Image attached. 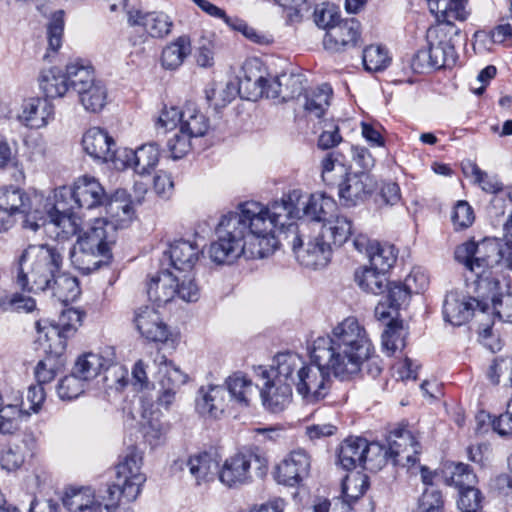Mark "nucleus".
<instances>
[{
  "label": "nucleus",
  "instance_id": "nucleus-1",
  "mask_svg": "<svg viewBox=\"0 0 512 512\" xmlns=\"http://www.w3.org/2000/svg\"><path fill=\"white\" fill-rule=\"evenodd\" d=\"M336 209L335 201L325 195L312 194L303 200L298 189L283 194L281 199L263 205L247 201L236 211L223 215L216 229L217 240L211 243L209 256L217 264H231L239 257L264 258L279 245V237L292 244L296 253L303 245L296 219L305 217L316 223L328 221Z\"/></svg>",
  "mask_w": 512,
  "mask_h": 512
},
{
  "label": "nucleus",
  "instance_id": "nucleus-2",
  "mask_svg": "<svg viewBox=\"0 0 512 512\" xmlns=\"http://www.w3.org/2000/svg\"><path fill=\"white\" fill-rule=\"evenodd\" d=\"M355 334L349 329L332 328L327 336L318 337L313 342L311 362L302 371L296 384V392L307 404L323 400L330 391V374L341 380L358 369L364 355V344H359Z\"/></svg>",
  "mask_w": 512,
  "mask_h": 512
},
{
  "label": "nucleus",
  "instance_id": "nucleus-3",
  "mask_svg": "<svg viewBox=\"0 0 512 512\" xmlns=\"http://www.w3.org/2000/svg\"><path fill=\"white\" fill-rule=\"evenodd\" d=\"M64 247L59 244H29L16 260V285L27 292H45L64 268Z\"/></svg>",
  "mask_w": 512,
  "mask_h": 512
},
{
  "label": "nucleus",
  "instance_id": "nucleus-4",
  "mask_svg": "<svg viewBox=\"0 0 512 512\" xmlns=\"http://www.w3.org/2000/svg\"><path fill=\"white\" fill-rule=\"evenodd\" d=\"M454 257L472 273L490 272L492 277L508 280L512 271V247L502 245V241L496 238H486L479 243L473 240L464 242L456 247Z\"/></svg>",
  "mask_w": 512,
  "mask_h": 512
},
{
  "label": "nucleus",
  "instance_id": "nucleus-5",
  "mask_svg": "<svg viewBox=\"0 0 512 512\" xmlns=\"http://www.w3.org/2000/svg\"><path fill=\"white\" fill-rule=\"evenodd\" d=\"M116 242V231L106 224L105 218H96L82 235L77 247L70 252L73 265L85 274L96 271L112 260V246Z\"/></svg>",
  "mask_w": 512,
  "mask_h": 512
},
{
  "label": "nucleus",
  "instance_id": "nucleus-6",
  "mask_svg": "<svg viewBox=\"0 0 512 512\" xmlns=\"http://www.w3.org/2000/svg\"><path fill=\"white\" fill-rule=\"evenodd\" d=\"M352 235V221L343 215H333L321 225L318 236L307 243L305 250L298 249L297 258L307 267L325 266L330 261L332 247L342 246Z\"/></svg>",
  "mask_w": 512,
  "mask_h": 512
},
{
  "label": "nucleus",
  "instance_id": "nucleus-7",
  "mask_svg": "<svg viewBox=\"0 0 512 512\" xmlns=\"http://www.w3.org/2000/svg\"><path fill=\"white\" fill-rule=\"evenodd\" d=\"M142 460L141 452L131 446L115 466V479L107 487L106 494L116 507L121 498L132 502L139 496L141 487L146 481V476L141 471Z\"/></svg>",
  "mask_w": 512,
  "mask_h": 512
},
{
  "label": "nucleus",
  "instance_id": "nucleus-8",
  "mask_svg": "<svg viewBox=\"0 0 512 512\" xmlns=\"http://www.w3.org/2000/svg\"><path fill=\"white\" fill-rule=\"evenodd\" d=\"M474 292L479 297V312L485 315L492 308L500 321L512 323V293L508 292L509 282L504 278L492 277V274L473 273Z\"/></svg>",
  "mask_w": 512,
  "mask_h": 512
},
{
  "label": "nucleus",
  "instance_id": "nucleus-9",
  "mask_svg": "<svg viewBox=\"0 0 512 512\" xmlns=\"http://www.w3.org/2000/svg\"><path fill=\"white\" fill-rule=\"evenodd\" d=\"M305 81V77L302 74L293 73H283L274 78L259 76L254 81H252L251 77L246 76L240 80L239 92L243 89L249 90L253 86V90L247 96L249 100L266 97L281 99L286 102L303 94L305 91Z\"/></svg>",
  "mask_w": 512,
  "mask_h": 512
},
{
  "label": "nucleus",
  "instance_id": "nucleus-10",
  "mask_svg": "<svg viewBox=\"0 0 512 512\" xmlns=\"http://www.w3.org/2000/svg\"><path fill=\"white\" fill-rule=\"evenodd\" d=\"M267 464L266 457L256 450L238 452L224 461L218 471L219 480L229 488L242 486L252 481V468L259 477L264 476Z\"/></svg>",
  "mask_w": 512,
  "mask_h": 512
},
{
  "label": "nucleus",
  "instance_id": "nucleus-11",
  "mask_svg": "<svg viewBox=\"0 0 512 512\" xmlns=\"http://www.w3.org/2000/svg\"><path fill=\"white\" fill-rule=\"evenodd\" d=\"M44 208L46 218L37 216V221H41V226L48 221L50 224L61 228L65 235H73L77 232L78 226L74 216V209L77 208V204L73 186L56 188L53 196L46 200Z\"/></svg>",
  "mask_w": 512,
  "mask_h": 512
},
{
  "label": "nucleus",
  "instance_id": "nucleus-12",
  "mask_svg": "<svg viewBox=\"0 0 512 512\" xmlns=\"http://www.w3.org/2000/svg\"><path fill=\"white\" fill-rule=\"evenodd\" d=\"M153 362L158 368L156 404L165 410H170L181 386L187 382L188 376L160 352L156 353Z\"/></svg>",
  "mask_w": 512,
  "mask_h": 512
},
{
  "label": "nucleus",
  "instance_id": "nucleus-13",
  "mask_svg": "<svg viewBox=\"0 0 512 512\" xmlns=\"http://www.w3.org/2000/svg\"><path fill=\"white\" fill-rule=\"evenodd\" d=\"M333 328H340V329H349L355 334L356 341L359 344H364V355H362V359L359 361L358 369L349 375V379L353 378L354 376L358 375L365 364V370L366 373L371 376L372 378L378 377L382 370V361L379 358V356L375 355V349L373 346V343L364 327L359 320L354 316H349L343 319L341 322H339L336 326Z\"/></svg>",
  "mask_w": 512,
  "mask_h": 512
},
{
  "label": "nucleus",
  "instance_id": "nucleus-14",
  "mask_svg": "<svg viewBox=\"0 0 512 512\" xmlns=\"http://www.w3.org/2000/svg\"><path fill=\"white\" fill-rule=\"evenodd\" d=\"M37 197L30 198L23 190L16 187H4L0 189V212L8 214L9 219L16 213L24 214L25 227L37 231L41 224L37 221V210H33V204Z\"/></svg>",
  "mask_w": 512,
  "mask_h": 512
},
{
  "label": "nucleus",
  "instance_id": "nucleus-15",
  "mask_svg": "<svg viewBox=\"0 0 512 512\" xmlns=\"http://www.w3.org/2000/svg\"><path fill=\"white\" fill-rule=\"evenodd\" d=\"M387 443L394 465L411 467L419 461L420 443L408 429L399 427L390 431Z\"/></svg>",
  "mask_w": 512,
  "mask_h": 512
},
{
  "label": "nucleus",
  "instance_id": "nucleus-16",
  "mask_svg": "<svg viewBox=\"0 0 512 512\" xmlns=\"http://www.w3.org/2000/svg\"><path fill=\"white\" fill-rule=\"evenodd\" d=\"M62 502L70 512H113L117 508L109 495L96 497L90 487L67 489Z\"/></svg>",
  "mask_w": 512,
  "mask_h": 512
},
{
  "label": "nucleus",
  "instance_id": "nucleus-17",
  "mask_svg": "<svg viewBox=\"0 0 512 512\" xmlns=\"http://www.w3.org/2000/svg\"><path fill=\"white\" fill-rule=\"evenodd\" d=\"M340 203L354 207L367 200L375 190V184L368 173H347L337 184Z\"/></svg>",
  "mask_w": 512,
  "mask_h": 512
},
{
  "label": "nucleus",
  "instance_id": "nucleus-18",
  "mask_svg": "<svg viewBox=\"0 0 512 512\" xmlns=\"http://www.w3.org/2000/svg\"><path fill=\"white\" fill-rule=\"evenodd\" d=\"M479 297L463 295L457 291L449 292L443 303L444 320L453 326L465 324L471 316L482 315L479 312Z\"/></svg>",
  "mask_w": 512,
  "mask_h": 512
},
{
  "label": "nucleus",
  "instance_id": "nucleus-19",
  "mask_svg": "<svg viewBox=\"0 0 512 512\" xmlns=\"http://www.w3.org/2000/svg\"><path fill=\"white\" fill-rule=\"evenodd\" d=\"M311 458L303 449L291 451L278 465L276 477L279 483L286 486H297L308 477Z\"/></svg>",
  "mask_w": 512,
  "mask_h": 512
},
{
  "label": "nucleus",
  "instance_id": "nucleus-20",
  "mask_svg": "<svg viewBox=\"0 0 512 512\" xmlns=\"http://www.w3.org/2000/svg\"><path fill=\"white\" fill-rule=\"evenodd\" d=\"M82 145L85 152L95 160L108 162L113 161L117 168V162L121 160V152L114 151V140L109 134L99 128L92 127L88 129L82 138Z\"/></svg>",
  "mask_w": 512,
  "mask_h": 512
},
{
  "label": "nucleus",
  "instance_id": "nucleus-21",
  "mask_svg": "<svg viewBox=\"0 0 512 512\" xmlns=\"http://www.w3.org/2000/svg\"><path fill=\"white\" fill-rule=\"evenodd\" d=\"M360 39V23L354 19L338 20L328 29L323 38L324 48L331 52H340L355 47Z\"/></svg>",
  "mask_w": 512,
  "mask_h": 512
},
{
  "label": "nucleus",
  "instance_id": "nucleus-22",
  "mask_svg": "<svg viewBox=\"0 0 512 512\" xmlns=\"http://www.w3.org/2000/svg\"><path fill=\"white\" fill-rule=\"evenodd\" d=\"M263 377L266 378L260 389L263 406L273 413L283 411L292 401L291 384L280 379L276 373L273 378H270L268 372L264 371Z\"/></svg>",
  "mask_w": 512,
  "mask_h": 512
},
{
  "label": "nucleus",
  "instance_id": "nucleus-23",
  "mask_svg": "<svg viewBox=\"0 0 512 512\" xmlns=\"http://www.w3.org/2000/svg\"><path fill=\"white\" fill-rule=\"evenodd\" d=\"M135 323L141 335L149 341L165 343L172 336L169 327L154 308H140Z\"/></svg>",
  "mask_w": 512,
  "mask_h": 512
},
{
  "label": "nucleus",
  "instance_id": "nucleus-24",
  "mask_svg": "<svg viewBox=\"0 0 512 512\" xmlns=\"http://www.w3.org/2000/svg\"><path fill=\"white\" fill-rule=\"evenodd\" d=\"M159 148L156 143H147L136 150L121 151L122 168H132L139 175H145L153 169L159 160Z\"/></svg>",
  "mask_w": 512,
  "mask_h": 512
},
{
  "label": "nucleus",
  "instance_id": "nucleus-25",
  "mask_svg": "<svg viewBox=\"0 0 512 512\" xmlns=\"http://www.w3.org/2000/svg\"><path fill=\"white\" fill-rule=\"evenodd\" d=\"M201 253L195 242L180 239L171 243L164 255L168 257L172 271L183 273L192 272Z\"/></svg>",
  "mask_w": 512,
  "mask_h": 512
},
{
  "label": "nucleus",
  "instance_id": "nucleus-26",
  "mask_svg": "<svg viewBox=\"0 0 512 512\" xmlns=\"http://www.w3.org/2000/svg\"><path fill=\"white\" fill-rule=\"evenodd\" d=\"M77 208L94 209L103 206L107 194L97 179L91 176L79 177L73 184Z\"/></svg>",
  "mask_w": 512,
  "mask_h": 512
},
{
  "label": "nucleus",
  "instance_id": "nucleus-27",
  "mask_svg": "<svg viewBox=\"0 0 512 512\" xmlns=\"http://www.w3.org/2000/svg\"><path fill=\"white\" fill-rule=\"evenodd\" d=\"M228 405L226 388L220 385H209L198 390L196 409L210 418H219Z\"/></svg>",
  "mask_w": 512,
  "mask_h": 512
},
{
  "label": "nucleus",
  "instance_id": "nucleus-28",
  "mask_svg": "<svg viewBox=\"0 0 512 512\" xmlns=\"http://www.w3.org/2000/svg\"><path fill=\"white\" fill-rule=\"evenodd\" d=\"M128 23L131 26H142L153 38H163L170 34L173 22L170 17L162 12H150L142 14L137 10H127Z\"/></svg>",
  "mask_w": 512,
  "mask_h": 512
},
{
  "label": "nucleus",
  "instance_id": "nucleus-29",
  "mask_svg": "<svg viewBox=\"0 0 512 512\" xmlns=\"http://www.w3.org/2000/svg\"><path fill=\"white\" fill-rule=\"evenodd\" d=\"M81 322V313L73 308L66 309L62 312L56 322L50 323L49 327H41L40 322L37 323L39 332L47 330L45 337L47 340H52L56 337L62 349L65 347V341L71 337L76 331Z\"/></svg>",
  "mask_w": 512,
  "mask_h": 512
},
{
  "label": "nucleus",
  "instance_id": "nucleus-30",
  "mask_svg": "<svg viewBox=\"0 0 512 512\" xmlns=\"http://www.w3.org/2000/svg\"><path fill=\"white\" fill-rule=\"evenodd\" d=\"M53 106L46 100L30 98L24 101L19 120L27 127L39 129L53 119Z\"/></svg>",
  "mask_w": 512,
  "mask_h": 512
},
{
  "label": "nucleus",
  "instance_id": "nucleus-31",
  "mask_svg": "<svg viewBox=\"0 0 512 512\" xmlns=\"http://www.w3.org/2000/svg\"><path fill=\"white\" fill-rule=\"evenodd\" d=\"M369 442L362 437H348L345 439L338 452V462L343 469L351 471L358 466L365 468Z\"/></svg>",
  "mask_w": 512,
  "mask_h": 512
},
{
  "label": "nucleus",
  "instance_id": "nucleus-32",
  "mask_svg": "<svg viewBox=\"0 0 512 512\" xmlns=\"http://www.w3.org/2000/svg\"><path fill=\"white\" fill-rule=\"evenodd\" d=\"M132 203V200H126L124 190L116 191L111 198L107 196V201L103 205L109 215V218H105L106 224L112 225L115 231L127 227L132 220Z\"/></svg>",
  "mask_w": 512,
  "mask_h": 512
},
{
  "label": "nucleus",
  "instance_id": "nucleus-33",
  "mask_svg": "<svg viewBox=\"0 0 512 512\" xmlns=\"http://www.w3.org/2000/svg\"><path fill=\"white\" fill-rule=\"evenodd\" d=\"M112 361H114L113 348H107L104 354L85 353L77 359L73 371L88 383L104 370L105 365L111 364Z\"/></svg>",
  "mask_w": 512,
  "mask_h": 512
},
{
  "label": "nucleus",
  "instance_id": "nucleus-34",
  "mask_svg": "<svg viewBox=\"0 0 512 512\" xmlns=\"http://www.w3.org/2000/svg\"><path fill=\"white\" fill-rule=\"evenodd\" d=\"M174 271L161 270L153 275L147 285L149 299L157 305H165L175 298Z\"/></svg>",
  "mask_w": 512,
  "mask_h": 512
},
{
  "label": "nucleus",
  "instance_id": "nucleus-35",
  "mask_svg": "<svg viewBox=\"0 0 512 512\" xmlns=\"http://www.w3.org/2000/svg\"><path fill=\"white\" fill-rule=\"evenodd\" d=\"M275 373L296 388L302 371L306 368L307 362L298 354L286 352L279 353L275 357Z\"/></svg>",
  "mask_w": 512,
  "mask_h": 512
},
{
  "label": "nucleus",
  "instance_id": "nucleus-36",
  "mask_svg": "<svg viewBox=\"0 0 512 512\" xmlns=\"http://www.w3.org/2000/svg\"><path fill=\"white\" fill-rule=\"evenodd\" d=\"M186 465L191 476L196 480L198 485L202 482L214 479L219 468L217 460L208 452H200L191 455L188 458Z\"/></svg>",
  "mask_w": 512,
  "mask_h": 512
},
{
  "label": "nucleus",
  "instance_id": "nucleus-37",
  "mask_svg": "<svg viewBox=\"0 0 512 512\" xmlns=\"http://www.w3.org/2000/svg\"><path fill=\"white\" fill-rule=\"evenodd\" d=\"M47 291H51L54 297L65 304L74 302L81 293L78 278L63 269L51 281Z\"/></svg>",
  "mask_w": 512,
  "mask_h": 512
},
{
  "label": "nucleus",
  "instance_id": "nucleus-38",
  "mask_svg": "<svg viewBox=\"0 0 512 512\" xmlns=\"http://www.w3.org/2000/svg\"><path fill=\"white\" fill-rule=\"evenodd\" d=\"M209 129V119L193 103L182 109L180 132L192 138L204 136Z\"/></svg>",
  "mask_w": 512,
  "mask_h": 512
},
{
  "label": "nucleus",
  "instance_id": "nucleus-39",
  "mask_svg": "<svg viewBox=\"0 0 512 512\" xmlns=\"http://www.w3.org/2000/svg\"><path fill=\"white\" fill-rule=\"evenodd\" d=\"M191 53V41L186 35L179 36L162 51L161 63L165 69L174 70L181 66Z\"/></svg>",
  "mask_w": 512,
  "mask_h": 512
},
{
  "label": "nucleus",
  "instance_id": "nucleus-40",
  "mask_svg": "<svg viewBox=\"0 0 512 512\" xmlns=\"http://www.w3.org/2000/svg\"><path fill=\"white\" fill-rule=\"evenodd\" d=\"M39 85L47 98L63 97L69 90L66 72L62 73L58 68L44 70Z\"/></svg>",
  "mask_w": 512,
  "mask_h": 512
},
{
  "label": "nucleus",
  "instance_id": "nucleus-41",
  "mask_svg": "<svg viewBox=\"0 0 512 512\" xmlns=\"http://www.w3.org/2000/svg\"><path fill=\"white\" fill-rule=\"evenodd\" d=\"M467 0H441L438 3L432 2L431 13L439 22L452 24L454 20L464 21L468 12L466 10Z\"/></svg>",
  "mask_w": 512,
  "mask_h": 512
},
{
  "label": "nucleus",
  "instance_id": "nucleus-42",
  "mask_svg": "<svg viewBox=\"0 0 512 512\" xmlns=\"http://www.w3.org/2000/svg\"><path fill=\"white\" fill-rule=\"evenodd\" d=\"M226 393L241 406H248L253 394V383L242 373H234L226 379Z\"/></svg>",
  "mask_w": 512,
  "mask_h": 512
},
{
  "label": "nucleus",
  "instance_id": "nucleus-43",
  "mask_svg": "<svg viewBox=\"0 0 512 512\" xmlns=\"http://www.w3.org/2000/svg\"><path fill=\"white\" fill-rule=\"evenodd\" d=\"M79 100L85 110L99 112L103 109L107 99V89L102 81L96 79L88 87L77 92Z\"/></svg>",
  "mask_w": 512,
  "mask_h": 512
},
{
  "label": "nucleus",
  "instance_id": "nucleus-44",
  "mask_svg": "<svg viewBox=\"0 0 512 512\" xmlns=\"http://www.w3.org/2000/svg\"><path fill=\"white\" fill-rule=\"evenodd\" d=\"M66 76L69 89L72 88L76 92L88 87L96 80L92 66L81 60L70 62L66 66Z\"/></svg>",
  "mask_w": 512,
  "mask_h": 512
},
{
  "label": "nucleus",
  "instance_id": "nucleus-45",
  "mask_svg": "<svg viewBox=\"0 0 512 512\" xmlns=\"http://www.w3.org/2000/svg\"><path fill=\"white\" fill-rule=\"evenodd\" d=\"M331 88L328 85L311 90L304 95L303 108L310 116L320 118L330 105Z\"/></svg>",
  "mask_w": 512,
  "mask_h": 512
},
{
  "label": "nucleus",
  "instance_id": "nucleus-46",
  "mask_svg": "<svg viewBox=\"0 0 512 512\" xmlns=\"http://www.w3.org/2000/svg\"><path fill=\"white\" fill-rule=\"evenodd\" d=\"M355 281L363 291L375 295L382 294L388 285L386 274L370 267L357 270Z\"/></svg>",
  "mask_w": 512,
  "mask_h": 512
},
{
  "label": "nucleus",
  "instance_id": "nucleus-47",
  "mask_svg": "<svg viewBox=\"0 0 512 512\" xmlns=\"http://www.w3.org/2000/svg\"><path fill=\"white\" fill-rule=\"evenodd\" d=\"M396 259L397 254L393 245L375 242L374 245L370 247V268L386 274V272L393 267Z\"/></svg>",
  "mask_w": 512,
  "mask_h": 512
},
{
  "label": "nucleus",
  "instance_id": "nucleus-48",
  "mask_svg": "<svg viewBox=\"0 0 512 512\" xmlns=\"http://www.w3.org/2000/svg\"><path fill=\"white\" fill-rule=\"evenodd\" d=\"M27 445L24 442L9 444L0 451V466L7 472L19 470L25 463Z\"/></svg>",
  "mask_w": 512,
  "mask_h": 512
},
{
  "label": "nucleus",
  "instance_id": "nucleus-49",
  "mask_svg": "<svg viewBox=\"0 0 512 512\" xmlns=\"http://www.w3.org/2000/svg\"><path fill=\"white\" fill-rule=\"evenodd\" d=\"M174 282L175 297L185 302H196L200 298V288L195 281L193 272H175Z\"/></svg>",
  "mask_w": 512,
  "mask_h": 512
},
{
  "label": "nucleus",
  "instance_id": "nucleus-50",
  "mask_svg": "<svg viewBox=\"0 0 512 512\" xmlns=\"http://www.w3.org/2000/svg\"><path fill=\"white\" fill-rule=\"evenodd\" d=\"M477 476L471 467L464 463L451 464L446 468V482L458 490L477 484Z\"/></svg>",
  "mask_w": 512,
  "mask_h": 512
},
{
  "label": "nucleus",
  "instance_id": "nucleus-51",
  "mask_svg": "<svg viewBox=\"0 0 512 512\" xmlns=\"http://www.w3.org/2000/svg\"><path fill=\"white\" fill-rule=\"evenodd\" d=\"M428 50L431 55L432 69L452 67L456 64L457 54L450 42L430 43Z\"/></svg>",
  "mask_w": 512,
  "mask_h": 512
},
{
  "label": "nucleus",
  "instance_id": "nucleus-52",
  "mask_svg": "<svg viewBox=\"0 0 512 512\" xmlns=\"http://www.w3.org/2000/svg\"><path fill=\"white\" fill-rule=\"evenodd\" d=\"M362 60L365 70L369 72L383 71L391 62L387 50L378 45L366 47L362 53Z\"/></svg>",
  "mask_w": 512,
  "mask_h": 512
},
{
  "label": "nucleus",
  "instance_id": "nucleus-53",
  "mask_svg": "<svg viewBox=\"0 0 512 512\" xmlns=\"http://www.w3.org/2000/svg\"><path fill=\"white\" fill-rule=\"evenodd\" d=\"M368 477L365 474H357L353 477H347L342 484V499L337 501H347L352 508V503L357 501L368 489Z\"/></svg>",
  "mask_w": 512,
  "mask_h": 512
},
{
  "label": "nucleus",
  "instance_id": "nucleus-54",
  "mask_svg": "<svg viewBox=\"0 0 512 512\" xmlns=\"http://www.w3.org/2000/svg\"><path fill=\"white\" fill-rule=\"evenodd\" d=\"M487 376L493 384L502 383L504 387H512V357L495 359Z\"/></svg>",
  "mask_w": 512,
  "mask_h": 512
},
{
  "label": "nucleus",
  "instance_id": "nucleus-55",
  "mask_svg": "<svg viewBox=\"0 0 512 512\" xmlns=\"http://www.w3.org/2000/svg\"><path fill=\"white\" fill-rule=\"evenodd\" d=\"M63 362L59 356L48 355L40 360L35 367V378L38 384L50 383L61 370Z\"/></svg>",
  "mask_w": 512,
  "mask_h": 512
},
{
  "label": "nucleus",
  "instance_id": "nucleus-56",
  "mask_svg": "<svg viewBox=\"0 0 512 512\" xmlns=\"http://www.w3.org/2000/svg\"><path fill=\"white\" fill-rule=\"evenodd\" d=\"M405 346L404 331L401 322L390 321L388 322L385 330L382 333V347L389 354L392 355L397 349Z\"/></svg>",
  "mask_w": 512,
  "mask_h": 512
},
{
  "label": "nucleus",
  "instance_id": "nucleus-57",
  "mask_svg": "<svg viewBox=\"0 0 512 512\" xmlns=\"http://www.w3.org/2000/svg\"><path fill=\"white\" fill-rule=\"evenodd\" d=\"M87 383L72 370V373L63 377L57 385V393L62 400H73L85 391Z\"/></svg>",
  "mask_w": 512,
  "mask_h": 512
},
{
  "label": "nucleus",
  "instance_id": "nucleus-58",
  "mask_svg": "<svg viewBox=\"0 0 512 512\" xmlns=\"http://www.w3.org/2000/svg\"><path fill=\"white\" fill-rule=\"evenodd\" d=\"M103 371L105 372L103 381L107 389L121 391L128 384V370L115 360L105 365Z\"/></svg>",
  "mask_w": 512,
  "mask_h": 512
},
{
  "label": "nucleus",
  "instance_id": "nucleus-59",
  "mask_svg": "<svg viewBox=\"0 0 512 512\" xmlns=\"http://www.w3.org/2000/svg\"><path fill=\"white\" fill-rule=\"evenodd\" d=\"M366 450L368 457L365 459V469L367 470H380L388 461H391L389 450L379 443H369V448Z\"/></svg>",
  "mask_w": 512,
  "mask_h": 512
},
{
  "label": "nucleus",
  "instance_id": "nucleus-60",
  "mask_svg": "<svg viewBox=\"0 0 512 512\" xmlns=\"http://www.w3.org/2000/svg\"><path fill=\"white\" fill-rule=\"evenodd\" d=\"M457 506L459 511L478 512L481 508L483 496L476 485L458 490Z\"/></svg>",
  "mask_w": 512,
  "mask_h": 512
},
{
  "label": "nucleus",
  "instance_id": "nucleus-61",
  "mask_svg": "<svg viewBox=\"0 0 512 512\" xmlns=\"http://www.w3.org/2000/svg\"><path fill=\"white\" fill-rule=\"evenodd\" d=\"M469 168L474 182L487 193L497 194L503 190V184L496 176H491L487 172L481 170L475 163H470Z\"/></svg>",
  "mask_w": 512,
  "mask_h": 512
},
{
  "label": "nucleus",
  "instance_id": "nucleus-62",
  "mask_svg": "<svg viewBox=\"0 0 512 512\" xmlns=\"http://www.w3.org/2000/svg\"><path fill=\"white\" fill-rule=\"evenodd\" d=\"M475 216L472 207L467 201L460 200L454 206L451 220L455 230L466 229L472 225Z\"/></svg>",
  "mask_w": 512,
  "mask_h": 512
},
{
  "label": "nucleus",
  "instance_id": "nucleus-63",
  "mask_svg": "<svg viewBox=\"0 0 512 512\" xmlns=\"http://www.w3.org/2000/svg\"><path fill=\"white\" fill-rule=\"evenodd\" d=\"M20 409L17 405L3 404L0 406V433H12L18 428Z\"/></svg>",
  "mask_w": 512,
  "mask_h": 512
},
{
  "label": "nucleus",
  "instance_id": "nucleus-64",
  "mask_svg": "<svg viewBox=\"0 0 512 512\" xmlns=\"http://www.w3.org/2000/svg\"><path fill=\"white\" fill-rule=\"evenodd\" d=\"M442 494L436 489H426L418 501V512H443Z\"/></svg>",
  "mask_w": 512,
  "mask_h": 512
}]
</instances>
